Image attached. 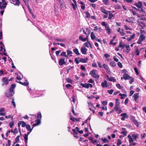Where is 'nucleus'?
Listing matches in <instances>:
<instances>
[{
  "label": "nucleus",
  "mask_w": 146,
  "mask_h": 146,
  "mask_svg": "<svg viewBox=\"0 0 146 146\" xmlns=\"http://www.w3.org/2000/svg\"><path fill=\"white\" fill-rule=\"evenodd\" d=\"M98 65V66L100 68L102 67V63L98 61L97 62Z\"/></svg>",
  "instance_id": "nucleus-52"
},
{
  "label": "nucleus",
  "mask_w": 146,
  "mask_h": 146,
  "mask_svg": "<svg viewBox=\"0 0 146 146\" xmlns=\"http://www.w3.org/2000/svg\"><path fill=\"white\" fill-rule=\"evenodd\" d=\"M66 80L69 83H72L73 82V81L70 78H66Z\"/></svg>",
  "instance_id": "nucleus-40"
},
{
  "label": "nucleus",
  "mask_w": 146,
  "mask_h": 146,
  "mask_svg": "<svg viewBox=\"0 0 146 146\" xmlns=\"http://www.w3.org/2000/svg\"><path fill=\"white\" fill-rule=\"evenodd\" d=\"M114 40H111L110 41V44L111 45V44H113L114 45H116V42H113V41Z\"/></svg>",
  "instance_id": "nucleus-41"
},
{
  "label": "nucleus",
  "mask_w": 146,
  "mask_h": 146,
  "mask_svg": "<svg viewBox=\"0 0 146 146\" xmlns=\"http://www.w3.org/2000/svg\"><path fill=\"white\" fill-rule=\"evenodd\" d=\"M146 38L145 36L143 34H141L139 36V38L137 42L138 44H142V42L145 40Z\"/></svg>",
  "instance_id": "nucleus-1"
},
{
  "label": "nucleus",
  "mask_w": 146,
  "mask_h": 146,
  "mask_svg": "<svg viewBox=\"0 0 146 146\" xmlns=\"http://www.w3.org/2000/svg\"><path fill=\"white\" fill-rule=\"evenodd\" d=\"M88 106L90 110H91L92 108H95V107L93 106V104L91 103H88Z\"/></svg>",
  "instance_id": "nucleus-34"
},
{
  "label": "nucleus",
  "mask_w": 146,
  "mask_h": 146,
  "mask_svg": "<svg viewBox=\"0 0 146 146\" xmlns=\"http://www.w3.org/2000/svg\"><path fill=\"white\" fill-rule=\"evenodd\" d=\"M20 137V135H18V136H17V137L15 139V141L16 143H17V142H18L19 141Z\"/></svg>",
  "instance_id": "nucleus-50"
},
{
  "label": "nucleus",
  "mask_w": 146,
  "mask_h": 146,
  "mask_svg": "<svg viewBox=\"0 0 146 146\" xmlns=\"http://www.w3.org/2000/svg\"><path fill=\"white\" fill-rule=\"evenodd\" d=\"M5 109L4 108H0V115L5 116L6 113L4 112Z\"/></svg>",
  "instance_id": "nucleus-10"
},
{
  "label": "nucleus",
  "mask_w": 146,
  "mask_h": 146,
  "mask_svg": "<svg viewBox=\"0 0 146 146\" xmlns=\"http://www.w3.org/2000/svg\"><path fill=\"white\" fill-rule=\"evenodd\" d=\"M90 43V42L88 41L85 42L84 44V45L86 46V47L88 48L89 47V45Z\"/></svg>",
  "instance_id": "nucleus-39"
},
{
  "label": "nucleus",
  "mask_w": 146,
  "mask_h": 146,
  "mask_svg": "<svg viewBox=\"0 0 146 146\" xmlns=\"http://www.w3.org/2000/svg\"><path fill=\"white\" fill-rule=\"evenodd\" d=\"M72 131L74 133V135L75 137H78L77 136L78 133L76 132V129H74L72 130Z\"/></svg>",
  "instance_id": "nucleus-25"
},
{
  "label": "nucleus",
  "mask_w": 146,
  "mask_h": 146,
  "mask_svg": "<svg viewBox=\"0 0 146 146\" xmlns=\"http://www.w3.org/2000/svg\"><path fill=\"white\" fill-rule=\"evenodd\" d=\"M139 135L138 133L133 134L132 135V137L136 141L137 139L139 138Z\"/></svg>",
  "instance_id": "nucleus-14"
},
{
  "label": "nucleus",
  "mask_w": 146,
  "mask_h": 146,
  "mask_svg": "<svg viewBox=\"0 0 146 146\" xmlns=\"http://www.w3.org/2000/svg\"><path fill=\"white\" fill-rule=\"evenodd\" d=\"M103 66L108 72H110V68L108 65L104 64L103 65Z\"/></svg>",
  "instance_id": "nucleus-9"
},
{
  "label": "nucleus",
  "mask_w": 146,
  "mask_h": 146,
  "mask_svg": "<svg viewBox=\"0 0 146 146\" xmlns=\"http://www.w3.org/2000/svg\"><path fill=\"white\" fill-rule=\"evenodd\" d=\"M21 124V126L22 127H25L27 125L26 123L23 121H20L18 123L19 126Z\"/></svg>",
  "instance_id": "nucleus-13"
},
{
  "label": "nucleus",
  "mask_w": 146,
  "mask_h": 146,
  "mask_svg": "<svg viewBox=\"0 0 146 146\" xmlns=\"http://www.w3.org/2000/svg\"><path fill=\"white\" fill-rule=\"evenodd\" d=\"M107 81L105 80L101 83V86L103 88H106L107 87Z\"/></svg>",
  "instance_id": "nucleus-17"
},
{
  "label": "nucleus",
  "mask_w": 146,
  "mask_h": 146,
  "mask_svg": "<svg viewBox=\"0 0 146 146\" xmlns=\"http://www.w3.org/2000/svg\"><path fill=\"white\" fill-rule=\"evenodd\" d=\"M76 130L77 131H78L79 133L81 134H82L83 133V131L82 130H79V128L78 127H76Z\"/></svg>",
  "instance_id": "nucleus-44"
},
{
  "label": "nucleus",
  "mask_w": 146,
  "mask_h": 146,
  "mask_svg": "<svg viewBox=\"0 0 146 146\" xmlns=\"http://www.w3.org/2000/svg\"><path fill=\"white\" fill-rule=\"evenodd\" d=\"M107 77L108 80L110 81L113 82H116V80L115 79H114L113 77H109L108 75L106 76Z\"/></svg>",
  "instance_id": "nucleus-15"
},
{
  "label": "nucleus",
  "mask_w": 146,
  "mask_h": 146,
  "mask_svg": "<svg viewBox=\"0 0 146 146\" xmlns=\"http://www.w3.org/2000/svg\"><path fill=\"white\" fill-rule=\"evenodd\" d=\"M26 128L27 131H30V132L32 131L33 128V127H32V128H31V126L29 125H27L26 126Z\"/></svg>",
  "instance_id": "nucleus-22"
},
{
  "label": "nucleus",
  "mask_w": 146,
  "mask_h": 146,
  "mask_svg": "<svg viewBox=\"0 0 146 146\" xmlns=\"http://www.w3.org/2000/svg\"><path fill=\"white\" fill-rule=\"evenodd\" d=\"M119 33L122 36H123L125 35V33L124 32L123 29H121V31L119 32Z\"/></svg>",
  "instance_id": "nucleus-45"
},
{
  "label": "nucleus",
  "mask_w": 146,
  "mask_h": 146,
  "mask_svg": "<svg viewBox=\"0 0 146 146\" xmlns=\"http://www.w3.org/2000/svg\"><path fill=\"white\" fill-rule=\"evenodd\" d=\"M38 115H37V118H40V119H41V113L40 112H38Z\"/></svg>",
  "instance_id": "nucleus-59"
},
{
  "label": "nucleus",
  "mask_w": 146,
  "mask_h": 146,
  "mask_svg": "<svg viewBox=\"0 0 146 146\" xmlns=\"http://www.w3.org/2000/svg\"><path fill=\"white\" fill-rule=\"evenodd\" d=\"M113 90H108V92L110 94H111L113 92Z\"/></svg>",
  "instance_id": "nucleus-62"
},
{
  "label": "nucleus",
  "mask_w": 146,
  "mask_h": 146,
  "mask_svg": "<svg viewBox=\"0 0 146 146\" xmlns=\"http://www.w3.org/2000/svg\"><path fill=\"white\" fill-rule=\"evenodd\" d=\"M23 137L25 139V144H27L28 142V136L27 135H26V134H25L23 135Z\"/></svg>",
  "instance_id": "nucleus-24"
},
{
  "label": "nucleus",
  "mask_w": 146,
  "mask_h": 146,
  "mask_svg": "<svg viewBox=\"0 0 146 146\" xmlns=\"http://www.w3.org/2000/svg\"><path fill=\"white\" fill-rule=\"evenodd\" d=\"M81 85L83 87L87 88H88L90 87L92 88L93 87L92 85V84L88 83H85L84 84L82 83L81 84Z\"/></svg>",
  "instance_id": "nucleus-4"
},
{
  "label": "nucleus",
  "mask_w": 146,
  "mask_h": 146,
  "mask_svg": "<svg viewBox=\"0 0 146 146\" xmlns=\"http://www.w3.org/2000/svg\"><path fill=\"white\" fill-rule=\"evenodd\" d=\"M127 137L129 139V143H131L133 141V140L131 136L130 135H128Z\"/></svg>",
  "instance_id": "nucleus-29"
},
{
  "label": "nucleus",
  "mask_w": 146,
  "mask_h": 146,
  "mask_svg": "<svg viewBox=\"0 0 146 146\" xmlns=\"http://www.w3.org/2000/svg\"><path fill=\"white\" fill-rule=\"evenodd\" d=\"M102 140L104 143H108L109 142V141L106 137L102 138Z\"/></svg>",
  "instance_id": "nucleus-32"
},
{
  "label": "nucleus",
  "mask_w": 146,
  "mask_h": 146,
  "mask_svg": "<svg viewBox=\"0 0 146 146\" xmlns=\"http://www.w3.org/2000/svg\"><path fill=\"white\" fill-rule=\"evenodd\" d=\"M121 133L122 134H123V136H125L127 135V132L125 131H121Z\"/></svg>",
  "instance_id": "nucleus-54"
},
{
  "label": "nucleus",
  "mask_w": 146,
  "mask_h": 146,
  "mask_svg": "<svg viewBox=\"0 0 146 146\" xmlns=\"http://www.w3.org/2000/svg\"><path fill=\"white\" fill-rule=\"evenodd\" d=\"M58 63L60 65L62 66L63 64H66V62L65 61L64 58H62L59 60Z\"/></svg>",
  "instance_id": "nucleus-6"
},
{
  "label": "nucleus",
  "mask_w": 146,
  "mask_h": 146,
  "mask_svg": "<svg viewBox=\"0 0 146 146\" xmlns=\"http://www.w3.org/2000/svg\"><path fill=\"white\" fill-rule=\"evenodd\" d=\"M66 51L68 55H69L70 56H72V55L71 54H72V52L71 51L69 50H67Z\"/></svg>",
  "instance_id": "nucleus-38"
},
{
  "label": "nucleus",
  "mask_w": 146,
  "mask_h": 146,
  "mask_svg": "<svg viewBox=\"0 0 146 146\" xmlns=\"http://www.w3.org/2000/svg\"><path fill=\"white\" fill-rule=\"evenodd\" d=\"M96 70H93L91 71L90 74L93 77L96 78H98L100 77V76L97 75L96 73Z\"/></svg>",
  "instance_id": "nucleus-3"
},
{
  "label": "nucleus",
  "mask_w": 146,
  "mask_h": 146,
  "mask_svg": "<svg viewBox=\"0 0 146 146\" xmlns=\"http://www.w3.org/2000/svg\"><path fill=\"white\" fill-rule=\"evenodd\" d=\"M125 47L126 49V52L127 53H128L129 51L131 49L129 45H125Z\"/></svg>",
  "instance_id": "nucleus-26"
},
{
  "label": "nucleus",
  "mask_w": 146,
  "mask_h": 146,
  "mask_svg": "<svg viewBox=\"0 0 146 146\" xmlns=\"http://www.w3.org/2000/svg\"><path fill=\"white\" fill-rule=\"evenodd\" d=\"M73 66H70L69 68L66 69V70L67 71V73H68L69 72V71L70 70L73 68Z\"/></svg>",
  "instance_id": "nucleus-55"
},
{
  "label": "nucleus",
  "mask_w": 146,
  "mask_h": 146,
  "mask_svg": "<svg viewBox=\"0 0 146 146\" xmlns=\"http://www.w3.org/2000/svg\"><path fill=\"white\" fill-rule=\"evenodd\" d=\"M80 68L82 70L85 71L86 68L83 65L80 66Z\"/></svg>",
  "instance_id": "nucleus-58"
},
{
  "label": "nucleus",
  "mask_w": 146,
  "mask_h": 146,
  "mask_svg": "<svg viewBox=\"0 0 146 146\" xmlns=\"http://www.w3.org/2000/svg\"><path fill=\"white\" fill-rule=\"evenodd\" d=\"M13 3L16 5L19 6L20 4V2L19 0H12Z\"/></svg>",
  "instance_id": "nucleus-20"
},
{
  "label": "nucleus",
  "mask_w": 146,
  "mask_h": 146,
  "mask_svg": "<svg viewBox=\"0 0 146 146\" xmlns=\"http://www.w3.org/2000/svg\"><path fill=\"white\" fill-rule=\"evenodd\" d=\"M139 97V94L136 93L134 94L133 96V98L135 102H136L137 100Z\"/></svg>",
  "instance_id": "nucleus-18"
},
{
  "label": "nucleus",
  "mask_w": 146,
  "mask_h": 146,
  "mask_svg": "<svg viewBox=\"0 0 146 146\" xmlns=\"http://www.w3.org/2000/svg\"><path fill=\"white\" fill-rule=\"evenodd\" d=\"M79 57L76 58H75V60L77 64H78L79 63Z\"/></svg>",
  "instance_id": "nucleus-47"
},
{
  "label": "nucleus",
  "mask_w": 146,
  "mask_h": 146,
  "mask_svg": "<svg viewBox=\"0 0 146 146\" xmlns=\"http://www.w3.org/2000/svg\"><path fill=\"white\" fill-rule=\"evenodd\" d=\"M11 145V141L9 140L8 141L7 144L6 145V146H10Z\"/></svg>",
  "instance_id": "nucleus-64"
},
{
  "label": "nucleus",
  "mask_w": 146,
  "mask_h": 146,
  "mask_svg": "<svg viewBox=\"0 0 146 146\" xmlns=\"http://www.w3.org/2000/svg\"><path fill=\"white\" fill-rule=\"evenodd\" d=\"M2 3H3L2 5H0V10L1 9L2 10L1 11V15L3 14L4 12V9L6 8V5L7 4V3L5 2V0H2Z\"/></svg>",
  "instance_id": "nucleus-2"
},
{
  "label": "nucleus",
  "mask_w": 146,
  "mask_h": 146,
  "mask_svg": "<svg viewBox=\"0 0 146 146\" xmlns=\"http://www.w3.org/2000/svg\"><path fill=\"white\" fill-rule=\"evenodd\" d=\"M8 78L7 77H5L2 79V81L3 82H5V83H3L2 84V86H3L5 84H7L8 83Z\"/></svg>",
  "instance_id": "nucleus-11"
},
{
  "label": "nucleus",
  "mask_w": 146,
  "mask_h": 146,
  "mask_svg": "<svg viewBox=\"0 0 146 146\" xmlns=\"http://www.w3.org/2000/svg\"><path fill=\"white\" fill-rule=\"evenodd\" d=\"M17 82L19 83L20 84H22L23 85H24L25 86H27L29 84V82H24V83L22 82H17Z\"/></svg>",
  "instance_id": "nucleus-31"
},
{
  "label": "nucleus",
  "mask_w": 146,
  "mask_h": 146,
  "mask_svg": "<svg viewBox=\"0 0 146 146\" xmlns=\"http://www.w3.org/2000/svg\"><path fill=\"white\" fill-rule=\"evenodd\" d=\"M100 11L102 13L107 15H108V12L109 11L106 10L105 8L103 7H101L100 8Z\"/></svg>",
  "instance_id": "nucleus-7"
},
{
  "label": "nucleus",
  "mask_w": 146,
  "mask_h": 146,
  "mask_svg": "<svg viewBox=\"0 0 146 146\" xmlns=\"http://www.w3.org/2000/svg\"><path fill=\"white\" fill-rule=\"evenodd\" d=\"M117 145H119L121 144V141L120 139H118L117 140Z\"/></svg>",
  "instance_id": "nucleus-57"
},
{
  "label": "nucleus",
  "mask_w": 146,
  "mask_h": 146,
  "mask_svg": "<svg viewBox=\"0 0 146 146\" xmlns=\"http://www.w3.org/2000/svg\"><path fill=\"white\" fill-rule=\"evenodd\" d=\"M117 65L120 68L122 67V65L120 62H118L117 63Z\"/></svg>",
  "instance_id": "nucleus-60"
},
{
  "label": "nucleus",
  "mask_w": 146,
  "mask_h": 146,
  "mask_svg": "<svg viewBox=\"0 0 146 146\" xmlns=\"http://www.w3.org/2000/svg\"><path fill=\"white\" fill-rule=\"evenodd\" d=\"M14 92H13V93H10V94L7 93L6 94V96L8 98L10 96H12L14 94Z\"/></svg>",
  "instance_id": "nucleus-48"
},
{
  "label": "nucleus",
  "mask_w": 146,
  "mask_h": 146,
  "mask_svg": "<svg viewBox=\"0 0 146 146\" xmlns=\"http://www.w3.org/2000/svg\"><path fill=\"white\" fill-rule=\"evenodd\" d=\"M90 36L92 40H94L95 39V36L94 33L93 32H92L91 33Z\"/></svg>",
  "instance_id": "nucleus-33"
},
{
  "label": "nucleus",
  "mask_w": 146,
  "mask_h": 146,
  "mask_svg": "<svg viewBox=\"0 0 146 146\" xmlns=\"http://www.w3.org/2000/svg\"><path fill=\"white\" fill-rule=\"evenodd\" d=\"M135 34L133 33L132 35L131 36H130L127 38V40L128 41H130L132 39H133L135 36Z\"/></svg>",
  "instance_id": "nucleus-23"
},
{
  "label": "nucleus",
  "mask_w": 146,
  "mask_h": 146,
  "mask_svg": "<svg viewBox=\"0 0 146 146\" xmlns=\"http://www.w3.org/2000/svg\"><path fill=\"white\" fill-rule=\"evenodd\" d=\"M11 103L13 104V106H14V108H15L16 107V105L15 104V101H14V99H12V100L11 101Z\"/></svg>",
  "instance_id": "nucleus-53"
},
{
  "label": "nucleus",
  "mask_w": 146,
  "mask_h": 146,
  "mask_svg": "<svg viewBox=\"0 0 146 146\" xmlns=\"http://www.w3.org/2000/svg\"><path fill=\"white\" fill-rule=\"evenodd\" d=\"M134 5L138 8H141L142 7V3L141 1H138L137 3H135Z\"/></svg>",
  "instance_id": "nucleus-8"
},
{
  "label": "nucleus",
  "mask_w": 146,
  "mask_h": 146,
  "mask_svg": "<svg viewBox=\"0 0 146 146\" xmlns=\"http://www.w3.org/2000/svg\"><path fill=\"white\" fill-rule=\"evenodd\" d=\"M108 24L106 23V22L104 21L102 22L101 23V25L103 26H104L105 27Z\"/></svg>",
  "instance_id": "nucleus-63"
},
{
  "label": "nucleus",
  "mask_w": 146,
  "mask_h": 146,
  "mask_svg": "<svg viewBox=\"0 0 146 146\" xmlns=\"http://www.w3.org/2000/svg\"><path fill=\"white\" fill-rule=\"evenodd\" d=\"M55 40L57 41H62L64 42V40L61 39H57L56 38L55 39Z\"/></svg>",
  "instance_id": "nucleus-56"
},
{
  "label": "nucleus",
  "mask_w": 146,
  "mask_h": 146,
  "mask_svg": "<svg viewBox=\"0 0 146 146\" xmlns=\"http://www.w3.org/2000/svg\"><path fill=\"white\" fill-rule=\"evenodd\" d=\"M123 78L125 80H130L131 78L128 74H126L123 75Z\"/></svg>",
  "instance_id": "nucleus-19"
},
{
  "label": "nucleus",
  "mask_w": 146,
  "mask_h": 146,
  "mask_svg": "<svg viewBox=\"0 0 146 146\" xmlns=\"http://www.w3.org/2000/svg\"><path fill=\"white\" fill-rule=\"evenodd\" d=\"M85 13L86 14V15L85 16L86 17L89 18L90 17V15L88 12H86Z\"/></svg>",
  "instance_id": "nucleus-51"
},
{
  "label": "nucleus",
  "mask_w": 146,
  "mask_h": 146,
  "mask_svg": "<svg viewBox=\"0 0 146 146\" xmlns=\"http://www.w3.org/2000/svg\"><path fill=\"white\" fill-rule=\"evenodd\" d=\"M60 56H66V53L65 52H63L61 54Z\"/></svg>",
  "instance_id": "nucleus-49"
},
{
  "label": "nucleus",
  "mask_w": 146,
  "mask_h": 146,
  "mask_svg": "<svg viewBox=\"0 0 146 146\" xmlns=\"http://www.w3.org/2000/svg\"><path fill=\"white\" fill-rule=\"evenodd\" d=\"M108 13H109V17L108 19H111L114 16L111 13V11H109L108 12Z\"/></svg>",
  "instance_id": "nucleus-27"
},
{
  "label": "nucleus",
  "mask_w": 146,
  "mask_h": 146,
  "mask_svg": "<svg viewBox=\"0 0 146 146\" xmlns=\"http://www.w3.org/2000/svg\"><path fill=\"white\" fill-rule=\"evenodd\" d=\"M115 109V111L117 112V113L119 114L122 112V111L120 109H119V108H114Z\"/></svg>",
  "instance_id": "nucleus-35"
},
{
  "label": "nucleus",
  "mask_w": 146,
  "mask_h": 146,
  "mask_svg": "<svg viewBox=\"0 0 146 146\" xmlns=\"http://www.w3.org/2000/svg\"><path fill=\"white\" fill-rule=\"evenodd\" d=\"M14 125V123L13 122H10L9 123V126L11 128Z\"/></svg>",
  "instance_id": "nucleus-61"
},
{
  "label": "nucleus",
  "mask_w": 146,
  "mask_h": 146,
  "mask_svg": "<svg viewBox=\"0 0 146 146\" xmlns=\"http://www.w3.org/2000/svg\"><path fill=\"white\" fill-rule=\"evenodd\" d=\"M73 52L77 55H79L80 54L77 48H75L73 50Z\"/></svg>",
  "instance_id": "nucleus-30"
},
{
  "label": "nucleus",
  "mask_w": 146,
  "mask_h": 146,
  "mask_svg": "<svg viewBox=\"0 0 146 146\" xmlns=\"http://www.w3.org/2000/svg\"><path fill=\"white\" fill-rule=\"evenodd\" d=\"M106 30L108 31V33L110 34L111 32V29H110L109 25L108 24L105 27Z\"/></svg>",
  "instance_id": "nucleus-21"
},
{
  "label": "nucleus",
  "mask_w": 146,
  "mask_h": 146,
  "mask_svg": "<svg viewBox=\"0 0 146 146\" xmlns=\"http://www.w3.org/2000/svg\"><path fill=\"white\" fill-rule=\"evenodd\" d=\"M36 123L38 125H39L40 123V119H38L35 121Z\"/></svg>",
  "instance_id": "nucleus-46"
},
{
  "label": "nucleus",
  "mask_w": 146,
  "mask_h": 146,
  "mask_svg": "<svg viewBox=\"0 0 146 146\" xmlns=\"http://www.w3.org/2000/svg\"><path fill=\"white\" fill-rule=\"evenodd\" d=\"M74 3H75L74 5L73 3L72 4V5L73 7V9L74 10L75 9V6H76V2L75 0H73Z\"/></svg>",
  "instance_id": "nucleus-37"
},
{
  "label": "nucleus",
  "mask_w": 146,
  "mask_h": 146,
  "mask_svg": "<svg viewBox=\"0 0 146 146\" xmlns=\"http://www.w3.org/2000/svg\"><path fill=\"white\" fill-rule=\"evenodd\" d=\"M109 0H102V1L103 3L106 5H107L109 4Z\"/></svg>",
  "instance_id": "nucleus-36"
},
{
  "label": "nucleus",
  "mask_w": 146,
  "mask_h": 146,
  "mask_svg": "<svg viewBox=\"0 0 146 146\" xmlns=\"http://www.w3.org/2000/svg\"><path fill=\"white\" fill-rule=\"evenodd\" d=\"M115 100V104L114 108H119V106L120 104V102H119V100L117 99H116Z\"/></svg>",
  "instance_id": "nucleus-12"
},
{
  "label": "nucleus",
  "mask_w": 146,
  "mask_h": 146,
  "mask_svg": "<svg viewBox=\"0 0 146 146\" xmlns=\"http://www.w3.org/2000/svg\"><path fill=\"white\" fill-rule=\"evenodd\" d=\"M124 27L125 29L126 30H130L132 29L131 28L127 27L126 25H124Z\"/></svg>",
  "instance_id": "nucleus-43"
},
{
  "label": "nucleus",
  "mask_w": 146,
  "mask_h": 146,
  "mask_svg": "<svg viewBox=\"0 0 146 146\" xmlns=\"http://www.w3.org/2000/svg\"><path fill=\"white\" fill-rule=\"evenodd\" d=\"M88 60V59L87 58H81L79 60V61L80 62L85 63L87 62Z\"/></svg>",
  "instance_id": "nucleus-16"
},
{
  "label": "nucleus",
  "mask_w": 146,
  "mask_h": 146,
  "mask_svg": "<svg viewBox=\"0 0 146 146\" xmlns=\"http://www.w3.org/2000/svg\"><path fill=\"white\" fill-rule=\"evenodd\" d=\"M121 116H122V117H124L125 118L128 117V116L127 115V114L125 113H121Z\"/></svg>",
  "instance_id": "nucleus-42"
},
{
  "label": "nucleus",
  "mask_w": 146,
  "mask_h": 146,
  "mask_svg": "<svg viewBox=\"0 0 146 146\" xmlns=\"http://www.w3.org/2000/svg\"><path fill=\"white\" fill-rule=\"evenodd\" d=\"M110 64L113 67H115L116 66V63L114 61H111L110 62Z\"/></svg>",
  "instance_id": "nucleus-28"
},
{
  "label": "nucleus",
  "mask_w": 146,
  "mask_h": 146,
  "mask_svg": "<svg viewBox=\"0 0 146 146\" xmlns=\"http://www.w3.org/2000/svg\"><path fill=\"white\" fill-rule=\"evenodd\" d=\"M80 50L82 53L84 54H86L87 49L84 47H82L81 48Z\"/></svg>",
  "instance_id": "nucleus-5"
}]
</instances>
